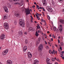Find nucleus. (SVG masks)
Returning a JSON list of instances; mask_svg holds the SVG:
<instances>
[{
    "instance_id": "f257e3e1",
    "label": "nucleus",
    "mask_w": 64,
    "mask_h": 64,
    "mask_svg": "<svg viewBox=\"0 0 64 64\" xmlns=\"http://www.w3.org/2000/svg\"><path fill=\"white\" fill-rule=\"evenodd\" d=\"M19 21V24L22 27H25V23H24L25 21L22 19H20Z\"/></svg>"
},
{
    "instance_id": "f03ea898",
    "label": "nucleus",
    "mask_w": 64,
    "mask_h": 64,
    "mask_svg": "<svg viewBox=\"0 0 64 64\" xmlns=\"http://www.w3.org/2000/svg\"><path fill=\"white\" fill-rule=\"evenodd\" d=\"M4 26L5 29L8 30L9 29V25L7 22H4Z\"/></svg>"
},
{
    "instance_id": "7ed1b4c3",
    "label": "nucleus",
    "mask_w": 64,
    "mask_h": 64,
    "mask_svg": "<svg viewBox=\"0 0 64 64\" xmlns=\"http://www.w3.org/2000/svg\"><path fill=\"white\" fill-rule=\"evenodd\" d=\"M20 3L18 2H15L14 3L16 5H17V4H19L20 6H22V5H23L24 3H23V0H22L21 1H20Z\"/></svg>"
},
{
    "instance_id": "20e7f679",
    "label": "nucleus",
    "mask_w": 64,
    "mask_h": 64,
    "mask_svg": "<svg viewBox=\"0 0 64 64\" xmlns=\"http://www.w3.org/2000/svg\"><path fill=\"white\" fill-rule=\"evenodd\" d=\"M43 49V46L42 44H40L38 47V51H42Z\"/></svg>"
},
{
    "instance_id": "39448f33",
    "label": "nucleus",
    "mask_w": 64,
    "mask_h": 64,
    "mask_svg": "<svg viewBox=\"0 0 64 64\" xmlns=\"http://www.w3.org/2000/svg\"><path fill=\"white\" fill-rule=\"evenodd\" d=\"M25 11L26 13V15H29V14H30V10L29 8L25 9Z\"/></svg>"
},
{
    "instance_id": "423d86ee",
    "label": "nucleus",
    "mask_w": 64,
    "mask_h": 64,
    "mask_svg": "<svg viewBox=\"0 0 64 64\" xmlns=\"http://www.w3.org/2000/svg\"><path fill=\"white\" fill-rule=\"evenodd\" d=\"M5 35L4 34H2L0 36V39L2 40H4L5 39Z\"/></svg>"
},
{
    "instance_id": "0eeeda50",
    "label": "nucleus",
    "mask_w": 64,
    "mask_h": 64,
    "mask_svg": "<svg viewBox=\"0 0 64 64\" xmlns=\"http://www.w3.org/2000/svg\"><path fill=\"white\" fill-rule=\"evenodd\" d=\"M53 30L54 32H55L56 33H58L59 32V29L58 28H57L56 27H54L53 28Z\"/></svg>"
},
{
    "instance_id": "6e6552de",
    "label": "nucleus",
    "mask_w": 64,
    "mask_h": 64,
    "mask_svg": "<svg viewBox=\"0 0 64 64\" xmlns=\"http://www.w3.org/2000/svg\"><path fill=\"white\" fill-rule=\"evenodd\" d=\"M8 52V49H6L4 51L2 52V54L3 55H5L7 54V53Z\"/></svg>"
},
{
    "instance_id": "1a4fd4ad",
    "label": "nucleus",
    "mask_w": 64,
    "mask_h": 64,
    "mask_svg": "<svg viewBox=\"0 0 64 64\" xmlns=\"http://www.w3.org/2000/svg\"><path fill=\"white\" fill-rule=\"evenodd\" d=\"M18 34L20 37H22L23 36V32L22 30L20 31L18 33Z\"/></svg>"
},
{
    "instance_id": "9d476101",
    "label": "nucleus",
    "mask_w": 64,
    "mask_h": 64,
    "mask_svg": "<svg viewBox=\"0 0 64 64\" xmlns=\"http://www.w3.org/2000/svg\"><path fill=\"white\" fill-rule=\"evenodd\" d=\"M12 61L10 60H8L6 61V64H12Z\"/></svg>"
},
{
    "instance_id": "9b49d317",
    "label": "nucleus",
    "mask_w": 64,
    "mask_h": 64,
    "mask_svg": "<svg viewBox=\"0 0 64 64\" xmlns=\"http://www.w3.org/2000/svg\"><path fill=\"white\" fill-rule=\"evenodd\" d=\"M27 49V46H24L23 48V52H26V50Z\"/></svg>"
},
{
    "instance_id": "f8f14e48",
    "label": "nucleus",
    "mask_w": 64,
    "mask_h": 64,
    "mask_svg": "<svg viewBox=\"0 0 64 64\" xmlns=\"http://www.w3.org/2000/svg\"><path fill=\"white\" fill-rule=\"evenodd\" d=\"M4 10L6 12V13H8V9L7 8V6H5L4 7Z\"/></svg>"
},
{
    "instance_id": "ddd939ff",
    "label": "nucleus",
    "mask_w": 64,
    "mask_h": 64,
    "mask_svg": "<svg viewBox=\"0 0 64 64\" xmlns=\"http://www.w3.org/2000/svg\"><path fill=\"white\" fill-rule=\"evenodd\" d=\"M62 25H60V26L58 27V29L60 31H62Z\"/></svg>"
},
{
    "instance_id": "4468645a",
    "label": "nucleus",
    "mask_w": 64,
    "mask_h": 64,
    "mask_svg": "<svg viewBox=\"0 0 64 64\" xmlns=\"http://www.w3.org/2000/svg\"><path fill=\"white\" fill-rule=\"evenodd\" d=\"M34 62L33 63V64H38L39 61L38 60H34Z\"/></svg>"
},
{
    "instance_id": "2eb2a0df",
    "label": "nucleus",
    "mask_w": 64,
    "mask_h": 64,
    "mask_svg": "<svg viewBox=\"0 0 64 64\" xmlns=\"http://www.w3.org/2000/svg\"><path fill=\"white\" fill-rule=\"evenodd\" d=\"M14 15L16 17H20V14H15Z\"/></svg>"
},
{
    "instance_id": "dca6fc26",
    "label": "nucleus",
    "mask_w": 64,
    "mask_h": 64,
    "mask_svg": "<svg viewBox=\"0 0 64 64\" xmlns=\"http://www.w3.org/2000/svg\"><path fill=\"white\" fill-rule=\"evenodd\" d=\"M33 28H32V27H30V28L29 29H28V32H30V31H31V30H33Z\"/></svg>"
},
{
    "instance_id": "f3484780",
    "label": "nucleus",
    "mask_w": 64,
    "mask_h": 64,
    "mask_svg": "<svg viewBox=\"0 0 64 64\" xmlns=\"http://www.w3.org/2000/svg\"><path fill=\"white\" fill-rule=\"evenodd\" d=\"M60 22L62 23V24H64V20H60Z\"/></svg>"
},
{
    "instance_id": "a211bd4d",
    "label": "nucleus",
    "mask_w": 64,
    "mask_h": 64,
    "mask_svg": "<svg viewBox=\"0 0 64 64\" xmlns=\"http://www.w3.org/2000/svg\"><path fill=\"white\" fill-rule=\"evenodd\" d=\"M51 7H50V6H47L46 7V9L47 10H48V11H49V10L50 9V8H51Z\"/></svg>"
},
{
    "instance_id": "6ab92c4d",
    "label": "nucleus",
    "mask_w": 64,
    "mask_h": 64,
    "mask_svg": "<svg viewBox=\"0 0 64 64\" xmlns=\"http://www.w3.org/2000/svg\"><path fill=\"white\" fill-rule=\"evenodd\" d=\"M25 44H27L28 43V40L27 39L25 40Z\"/></svg>"
},
{
    "instance_id": "aec40b11",
    "label": "nucleus",
    "mask_w": 64,
    "mask_h": 64,
    "mask_svg": "<svg viewBox=\"0 0 64 64\" xmlns=\"http://www.w3.org/2000/svg\"><path fill=\"white\" fill-rule=\"evenodd\" d=\"M28 58H32V54H30V55H29V56H28Z\"/></svg>"
},
{
    "instance_id": "412c9836",
    "label": "nucleus",
    "mask_w": 64,
    "mask_h": 64,
    "mask_svg": "<svg viewBox=\"0 0 64 64\" xmlns=\"http://www.w3.org/2000/svg\"><path fill=\"white\" fill-rule=\"evenodd\" d=\"M46 49L47 50H49V47L48 46H46Z\"/></svg>"
},
{
    "instance_id": "4be33fe9",
    "label": "nucleus",
    "mask_w": 64,
    "mask_h": 64,
    "mask_svg": "<svg viewBox=\"0 0 64 64\" xmlns=\"http://www.w3.org/2000/svg\"><path fill=\"white\" fill-rule=\"evenodd\" d=\"M63 0H58V1L60 3H62L63 2Z\"/></svg>"
},
{
    "instance_id": "5701e85b",
    "label": "nucleus",
    "mask_w": 64,
    "mask_h": 64,
    "mask_svg": "<svg viewBox=\"0 0 64 64\" xmlns=\"http://www.w3.org/2000/svg\"><path fill=\"white\" fill-rule=\"evenodd\" d=\"M48 11L49 12H51L53 11V10H52V8H50V10H48Z\"/></svg>"
},
{
    "instance_id": "b1692460",
    "label": "nucleus",
    "mask_w": 64,
    "mask_h": 64,
    "mask_svg": "<svg viewBox=\"0 0 64 64\" xmlns=\"http://www.w3.org/2000/svg\"><path fill=\"white\" fill-rule=\"evenodd\" d=\"M42 3H46V0H42Z\"/></svg>"
},
{
    "instance_id": "393cba45",
    "label": "nucleus",
    "mask_w": 64,
    "mask_h": 64,
    "mask_svg": "<svg viewBox=\"0 0 64 64\" xmlns=\"http://www.w3.org/2000/svg\"><path fill=\"white\" fill-rule=\"evenodd\" d=\"M42 3H46V0H42Z\"/></svg>"
},
{
    "instance_id": "a878e982",
    "label": "nucleus",
    "mask_w": 64,
    "mask_h": 64,
    "mask_svg": "<svg viewBox=\"0 0 64 64\" xmlns=\"http://www.w3.org/2000/svg\"><path fill=\"white\" fill-rule=\"evenodd\" d=\"M36 36H39V34L37 32V31L36 32Z\"/></svg>"
},
{
    "instance_id": "bb28decb",
    "label": "nucleus",
    "mask_w": 64,
    "mask_h": 64,
    "mask_svg": "<svg viewBox=\"0 0 64 64\" xmlns=\"http://www.w3.org/2000/svg\"><path fill=\"white\" fill-rule=\"evenodd\" d=\"M14 25H16V24H17V22L16 21H14Z\"/></svg>"
},
{
    "instance_id": "cd10ccee",
    "label": "nucleus",
    "mask_w": 64,
    "mask_h": 64,
    "mask_svg": "<svg viewBox=\"0 0 64 64\" xmlns=\"http://www.w3.org/2000/svg\"><path fill=\"white\" fill-rule=\"evenodd\" d=\"M39 42H38V41H36V45L37 46V45H39Z\"/></svg>"
},
{
    "instance_id": "c85d7f7f",
    "label": "nucleus",
    "mask_w": 64,
    "mask_h": 64,
    "mask_svg": "<svg viewBox=\"0 0 64 64\" xmlns=\"http://www.w3.org/2000/svg\"><path fill=\"white\" fill-rule=\"evenodd\" d=\"M43 5L44 6H46V2H44L43 3Z\"/></svg>"
},
{
    "instance_id": "c756f323",
    "label": "nucleus",
    "mask_w": 64,
    "mask_h": 64,
    "mask_svg": "<svg viewBox=\"0 0 64 64\" xmlns=\"http://www.w3.org/2000/svg\"><path fill=\"white\" fill-rule=\"evenodd\" d=\"M36 27L37 28V29H38L39 28V29H40L41 28H40V26H39V25H38V26H36Z\"/></svg>"
},
{
    "instance_id": "7c9ffc66",
    "label": "nucleus",
    "mask_w": 64,
    "mask_h": 64,
    "mask_svg": "<svg viewBox=\"0 0 64 64\" xmlns=\"http://www.w3.org/2000/svg\"><path fill=\"white\" fill-rule=\"evenodd\" d=\"M28 56L30 55H31V54L30 52H28Z\"/></svg>"
},
{
    "instance_id": "2f4dec72",
    "label": "nucleus",
    "mask_w": 64,
    "mask_h": 64,
    "mask_svg": "<svg viewBox=\"0 0 64 64\" xmlns=\"http://www.w3.org/2000/svg\"><path fill=\"white\" fill-rule=\"evenodd\" d=\"M52 4H53V5L55 4V2H54L53 0H52Z\"/></svg>"
},
{
    "instance_id": "473e14b6",
    "label": "nucleus",
    "mask_w": 64,
    "mask_h": 64,
    "mask_svg": "<svg viewBox=\"0 0 64 64\" xmlns=\"http://www.w3.org/2000/svg\"><path fill=\"white\" fill-rule=\"evenodd\" d=\"M60 45L62 46H63L64 45V43L63 42H61L60 44Z\"/></svg>"
},
{
    "instance_id": "72a5a7b5",
    "label": "nucleus",
    "mask_w": 64,
    "mask_h": 64,
    "mask_svg": "<svg viewBox=\"0 0 64 64\" xmlns=\"http://www.w3.org/2000/svg\"><path fill=\"white\" fill-rule=\"evenodd\" d=\"M7 17H6V16H4V17L3 18V19H4V20L6 19H7Z\"/></svg>"
},
{
    "instance_id": "f704fd0d",
    "label": "nucleus",
    "mask_w": 64,
    "mask_h": 64,
    "mask_svg": "<svg viewBox=\"0 0 64 64\" xmlns=\"http://www.w3.org/2000/svg\"><path fill=\"white\" fill-rule=\"evenodd\" d=\"M52 52V50H49V52L50 54H51Z\"/></svg>"
},
{
    "instance_id": "c9c22d12",
    "label": "nucleus",
    "mask_w": 64,
    "mask_h": 64,
    "mask_svg": "<svg viewBox=\"0 0 64 64\" xmlns=\"http://www.w3.org/2000/svg\"><path fill=\"white\" fill-rule=\"evenodd\" d=\"M50 60V59H49L48 58H47L46 59V61H47V62H49Z\"/></svg>"
},
{
    "instance_id": "e433bc0d",
    "label": "nucleus",
    "mask_w": 64,
    "mask_h": 64,
    "mask_svg": "<svg viewBox=\"0 0 64 64\" xmlns=\"http://www.w3.org/2000/svg\"><path fill=\"white\" fill-rule=\"evenodd\" d=\"M24 34L25 35H27V32H24Z\"/></svg>"
},
{
    "instance_id": "4c0bfd02",
    "label": "nucleus",
    "mask_w": 64,
    "mask_h": 64,
    "mask_svg": "<svg viewBox=\"0 0 64 64\" xmlns=\"http://www.w3.org/2000/svg\"><path fill=\"white\" fill-rule=\"evenodd\" d=\"M8 6L9 7H11V5L9 3H8Z\"/></svg>"
},
{
    "instance_id": "58836bf2",
    "label": "nucleus",
    "mask_w": 64,
    "mask_h": 64,
    "mask_svg": "<svg viewBox=\"0 0 64 64\" xmlns=\"http://www.w3.org/2000/svg\"><path fill=\"white\" fill-rule=\"evenodd\" d=\"M44 22L45 23V25H46V21H45V20L44 21Z\"/></svg>"
},
{
    "instance_id": "ea45409f",
    "label": "nucleus",
    "mask_w": 64,
    "mask_h": 64,
    "mask_svg": "<svg viewBox=\"0 0 64 64\" xmlns=\"http://www.w3.org/2000/svg\"><path fill=\"white\" fill-rule=\"evenodd\" d=\"M14 1L15 2H16L18 1H19L20 0H12Z\"/></svg>"
},
{
    "instance_id": "a19ab883",
    "label": "nucleus",
    "mask_w": 64,
    "mask_h": 64,
    "mask_svg": "<svg viewBox=\"0 0 64 64\" xmlns=\"http://www.w3.org/2000/svg\"><path fill=\"white\" fill-rule=\"evenodd\" d=\"M52 61H55V59H54V58H52Z\"/></svg>"
},
{
    "instance_id": "79ce46f5",
    "label": "nucleus",
    "mask_w": 64,
    "mask_h": 64,
    "mask_svg": "<svg viewBox=\"0 0 64 64\" xmlns=\"http://www.w3.org/2000/svg\"><path fill=\"white\" fill-rule=\"evenodd\" d=\"M52 36H53V37L54 38H55V36L54 34L52 35Z\"/></svg>"
},
{
    "instance_id": "37998d69",
    "label": "nucleus",
    "mask_w": 64,
    "mask_h": 64,
    "mask_svg": "<svg viewBox=\"0 0 64 64\" xmlns=\"http://www.w3.org/2000/svg\"><path fill=\"white\" fill-rule=\"evenodd\" d=\"M58 43L59 44V43H60V40H59L58 39Z\"/></svg>"
},
{
    "instance_id": "c03bdc74",
    "label": "nucleus",
    "mask_w": 64,
    "mask_h": 64,
    "mask_svg": "<svg viewBox=\"0 0 64 64\" xmlns=\"http://www.w3.org/2000/svg\"><path fill=\"white\" fill-rule=\"evenodd\" d=\"M44 42L46 44H47V42L46 40H44Z\"/></svg>"
},
{
    "instance_id": "a18cd8bd",
    "label": "nucleus",
    "mask_w": 64,
    "mask_h": 64,
    "mask_svg": "<svg viewBox=\"0 0 64 64\" xmlns=\"http://www.w3.org/2000/svg\"><path fill=\"white\" fill-rule=\"evenodd\" d=\"M48 20H50V16H48Z\"/></svg>"
},
{
    "instance_id": "49530a36",
    "label": "nucleus",
    "mask_w": 64,
    "mask_h": 64,
    "mask_svg": "<svg viewBox=\"0 0 64 64\" xmlns=\"http://www.w3.org/2000/svg\"><path fill=\"white\" fill-rule=\"evenodd\" d=\"M61 57H62V58L63 59H64V56L63 57L62 56H61Z\"/></svg>"
},
{
    "instance_id": "de8ad7c7",
    "label": "nucleus",
    "mask_w": 64,
    "mask_h": 64,
    "mask_svg": "<svg viewBox=\"0 0 64 64\" xmlns=\"http://www.w3.org/2000/svg\"><path fill=\"white\" fill-rule=\"evenodd\" d=\"M56 60L57 61H58L59 62H60V60H59L57 59H56Z\"/></svg>"
},
{
    "instance_id": "09e8293b",
    "label": "nucleus",
    "mask_w": 64,
    "mask_h": 64,
    "mask_svg": "<svg viewBox=\"0 0 64 64\" xmlns=\"http://www.w3.org/2000/svg\"><path fill=\"white\" fill-rule=\"evenodd\" d=\"M41 20L42 22H44V20L43 19H42Z\"/></svg>"
},
{
    "instance_id": "8fccbe9b",
    "label": "nucleus",
    "mask_w": 64,
    "mask_h": 64,
    "mask_svg": "<svg viewBox=\"0 0 64 64\" xmlns=\"http://www.w3.org/2000/svg\"><path fill=\"white\" fill-rule=\"evenodd\" d=\"M42 9L43 10H44V11H45V10L44 9V8H43V7H42Z\"/></svg>"
},
{
    "instance_id": "3c124183",
    "label": "nucleus",
    "mask_w": 64,
    "mask_h": 64,
    "mask_svg": "<svg viewBox=\"0 0 64 64\" xmlns=\"http://www.w3.org/2000/svg\"><path fill=\"white\" fill-rule=\"evenodd\" d=\"M30 17H31L32 20H33V18L32 17V16H30Z\"/></svg>"
},
{
    "instance_id": "603ef678",
    "label": "nucleus",
    "mask_w": 64,
    "mask_h": 64,
    "mask_svg": "<svg viewBox=\"0 0 64 64\" xmlns=\"http://www.w3.org/2000/svg\"><path fill=\"white\" fill-rule=\"evenodd\" d=\"M60 49L61 50H62V47H60Z\"/></svg>"
},
{
    "instance_id": "864d4df0",
    "label": "nucleus",
    "mask_w": 64,
    "mask_h": 64,
    "mask_svg": "<svg viewBox=\"0 0 64 64\" xmlns=\"http://www.w3.org/2000/svg\"><path fill=\"white\" fill-rule=\"evenodd\" d=\"M48 64H52V63H50V62H48L47 63Z\"/></svg>"
},
{
    "instance_id": "5fc2aeb1",
    "label": "nucleus",
    "mask_w": 64,
    "mask_h": 64,
    "mask_svg": "<svg viewBox=\"0 0 64 64\" xmlns=\"http://www.w3.org/2000/svg\"><path fill=\"white\" fill-rule=\"evenodd\" d=\"M34 4H35V5H37V4H36V3L35 2H34Z\"/></svg>"
},
{
    "instance_id": "6e6d98bb",
    "label": "nucleus",
    "mask_w": 64,
    "mask_h": 64,
    "mask_svg": "<svg viewBox=\"0 0 64 64\" xmlns=\"http://www.w3.org/2000/svg\"><path fill=\"white\" fill-rule=\"evenodd\" d=\"M54 53V52L53 51L52 52H51V54H53Z\"/></svg>"
},
{
    "instance_id": "4d7b16f0",
    "label": "nucleus",
    "mask_w": 64,
    "mask_h": 64,
    "mask_svg": "<svg viewBox=\"0 0 64 64\" xmlns=\"http://www.w3.org/2000/svg\"><path fill=\"white\" fill-rule=\"evenodd\" d=\"M41 40V39L40 38H38V41H40Z\"/></svg>"
},
{
    "instance_id": "13d9d810",
    "label": "nucleus",
    "mask_w": 64,
    "mask_h": 64,
    "mask_svg": "<svg viewBox=\"0 0 64 64\" xmlns=\"http://www.w3.org/2000/svg\"><path fill=\"white\" fill-rule=\"evenodd\" d=\"M9 1H10V2H12V0H9Z\"/></svg>"
},
{
    "instance_id": "bf43d9fd",
    "label": "nucleus",
    "mask_w": 64,
    "mask_h": 64,
    "mask_svg": "<svg viewBox=\"0 0 64 64\" xmlns=\"http://www.w3.org/2000/svg\"><path fill=\"white\" fill-rule=\"evenodd\" d=\"M56 54H57V52L56 51Z\"/></svg>"
},
{
    "instance_id": "052dcab7",
    "label": "nucleus",
    "mask_w": 64,
    "mask_h": 64,
    "mask_svg": "<svg viewBox=\"0 0 64 64\" xmlns=\"http://www.w3.org/2000/svg\"><path fill=\"white\" fill-rule=\"evenodd\" d=\"M36 7H38H38H39V6H38V5H37Z\"/></svg>"
},
{
    "instance_id": "680f3d73",
    "label": "nucleus",
    "mask_w": 64,
    "mask_h": 64,
    "mask_svg": "<svg viewBox=\"0 0 64 64\" xmlns=\"http://www.w3.org/2000/svg\"><path fill=\"white\" fill-rule=\"evenodd\" d=\"M38 33H39L40 32V31L39 30H38Z\"/></svg>"
},
{
    "instance_id": "e2e57ef3",
    "label": "nucleus",
    "mask_w": 64,
    "mask_h": 64,
    "mask_svg": "<svg viewBox=\"0 0 64 64\" xmlns=\"http://www.w3.org/2000/svg\"><path fill=\"white\" fill-rule=\"evenodd\" d=\"M60 36H59L58 37V39H60Z\"/></svg>"
},
{
    "instance_id": "0e129e2a",
    "label": "nucleus",
    "mask_w": 64,
    "mask_h": 64,
    "mask_svg": "<svg viewBox=\"0 0 64 64\" xmlns=\"http://www.w3.org/2000/svg\"><path fill=\"white\" fill-rule=\"evenodd\" d=\"M49 36L50 37H51V34H50Z\"/></svg>"
},
{
    "instance_id": "69168bd1",
    "label": "nucleus",
    "mask_w": 64,
    "mask_h": 64,
    "mask_svg": "<svg viewBox=\"0 0 64 64\" xmlns=\"http://www.w3.org/2000/svg\"><path fill=\"white\" fill-rule=\"evenodd\" d=\"M40 16H41V15H42V14H39V15Z\"/></svg>"
},
{
    "instance_id": "338daca9",
    "label": "nucleus",
    "mask_w": 64,
    "mask_h": 64,
    "mask_svg": "<svg viewBox=\"0 0 64 64\" xmlns=\"http://www.w3.org/2000/svg\"><path fill=\"white\" fill-rule=\"evenodd\" d=\"M51 40H52V41H53V38H51Z\"/></svg>"
},
{
    "instance_id": "774afa93",
    "label": "nucleus",
    "mask_w": 64,
    "mask_h": 64,
    "mask_svg": "<svg viewBox=\"0 0 64 64\" xmlns=\"http://www.w3.org/2000/svg\"><path fill=\"white\" fill-rule=\"evenodd\" d=\"M55 64H58V63L57 62H56L55 63Z\"/></svg>"
}]
</instances>
